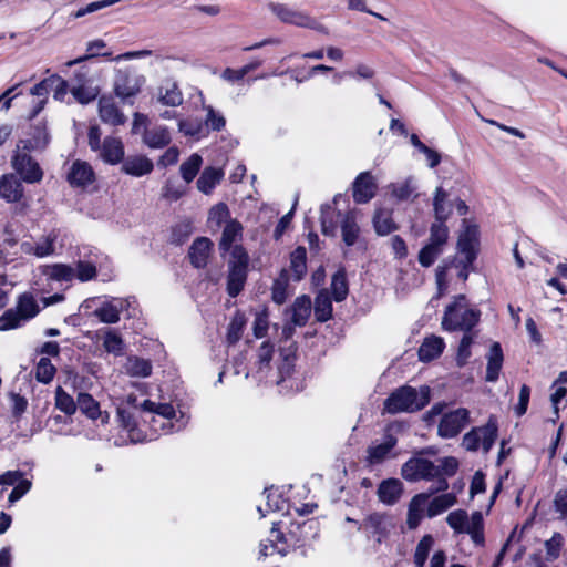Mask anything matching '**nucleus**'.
<instances>
[{
	"instance_id": "f257e3e1",
	"label": "nucleus",
	"mask_w": 567,
	"mask_h": 567,
	"mask_svg": "<svg viewBox=\"0 0 567 567\" xmlns=\"http://www.w3.org/2000/svg\"><path fill=\"white\" fill-rule=\"evenodd\" d=\"M317 522L313 519L303 520L302 523H292L287 535H285L280 530L279 524L274 523L270 538L260 543V557H267L275 551L285 555L286 547L302 545L311 536L310 533L315 530Z\"/></svg>"
},
{
	"instance_id": "f03ea898",
	"label": "nucleus",
	"mask_w": 567,
	"mask_h": 567,
	"mask_svg": "<svg viewBox=\"0 0 567 567\" xmlns=\"http://www.w3.org/2000/svg\"><path fill=\"white\" fill-rule=\"evenodd\" d=\"M476 250H456L436 268L435 280L439 293H443L450 276L455 275L462 281L467 280L470 272L475 271Z\"/></svg>"
},
{
	"instance_id": "7ed1b4c3",
	"label": "nucleus",
	"mask_w": 567,
	"mask_h": 567,
	"mask_svg": "<svg viewBox=\"0 0 567 567\" xmlns=\"http://www.w3.org/2000/svg\"><path fill=\"white\" fill-rule=\"evenodd\" d=\"M481 312L471 308L464 295H458L445 309L442 327L447 331L470 332L480 320Z\"/></svg>"
},
{
	"instance_id": "20e7f679",
	"label": "nucleus",
	"mask_w": 567,
	"mask_h": 567,
	"mask_svg": "<svg viewBox=\"0 0 567 567\" xmlns=\"http://www.w3.org/2000/svg\"><path fill=\"white\" fill-rule=\"evenodd\" d=\"M429 402V386H422L420 390H416L405 385L391 393L384 402V410L391 414L415 412L422 410Z\"/></svg>"
},
{
	"instance_id": "39448f33",
	"label": "nucleus",
	"mask_w": 567,
	"mask_h": 567,
	"mask_svg": "<svg viewBox=\"0 0 567 567\" xmlns=\"http://www.w3.org/2000/svg\"><path fill=\"white\" fill-rule=\"evenodd\" d=\"M32 151L17 144L11 157V166L17 176L28 184L40 183L43 178V171L35 158L31 156Z\"/></svg>"
},
{
	"instance_id": "423d86ee",
	"label": "nucleus",
	"mask_w": 567,
	"mask_h": 567,
	"mask_svg": "<svg viewBox=\"0 0 567 567\" xmlns=\"http://www.w3.org/2000/svg\"><path fill=\"white\" fill-rule=\"evenodd\" d=\"M144 82L145 78L133 68L120 69L114 76V93L124 104H133L132 99L141 92Z\"/></svg>"
},
{
	"instance_id": "0eeeda50",
	"label": "nucleus",
	"mask_w": 567,
	"mask_h": 567,
	"mask_svg": "<svg viewBox=\"0 0 567 567\" xmlns=\"http://www.w3.org/2000/svg\"><path fill=\"white\" fill-rule=\"evenodd\" d=\"M249 256L247 250H231L228 258L227 292L237 297L244 289L248 274Z\"/></svg>"
},
{
	"instance_id": "6e6552de",
	"label": "nucleus",
	"mask_w": 567,
	"mask_h": 567,
	"mask_svg": "<svg viewBox=\"0 0 567 567\" xmlns=\"http://www.w3.org/2000/svg\"><path fill=\"white\" fill-rule=\"evenodd\" d=\"M497 437V424L494 417H489L484 426L474 427L463 436V446L467 451H477L480 447L487 453Z\"/></svg>"
},
{
	"instance_id": "1a4fd4ad",
	"label": "nucleus",
	"mask_w": 567,
	"mask_h": 567,
	"mask_svg": "<svg viewBox=\"0 0 567 567\" xmlns=\"http://www.w3.org/2000/svg\"><path fill=\"white\" fill-rule=\"evenodd\" d=\"M269 8L274 14L284 23L293 24L300 28H308L327 33V29L307 13L295 10L282 3H270Z\"/></svg>"
},
{
	"instance_id": "9d476101",
	"label": "nucleus",
	"mask_w": 567,
	"mask_h": 567,
	"mask_svg": "<svg viewBox=\"0 0 567 567\" xmlns=\"http://www.w3.org/2000/svg\"><path fill=\"white\" fill-rule=\"evenodd\" d=\"M401 475L408 482L435 481L437 472L432 461L414 456L402 465Z\"/></svg>"
},
{
	"instance_id": "9b49d317",
	"label": "nucleus",
	"mask_w": 567,
	"mask_h": 567,
	"mask_svg": "<svg viewBox=\"0 0 567 567\" xmlns=\"http://www.w3.org/2000/svg\"><path fill=\"white\" fill-rule=\"evenodd\" d=\"M470 422L467 409L460 408L444 414L439 424V435L444 439L456 436Z\"/></svg>"
},
{
	"instance_id": "f8f14e48",
	"label": "nucleus",
	"mask_w": 567,
	"mask_h": 567,
	"mask_svg": "<svg viewBox=\"0 0 567 567\" xmlns=\"http://www.w3.org/2000/svg\"><path fill=\"white\" fill-rule=\"evenodd\" d=\"M360 528L375 537L378 543H381L394 528V523L391 516L386 514L372 513L363 519Z\"/></svg>"
},
{
	"instance_id": "ddd939ff",
	"label": "nucleus",
	"mask_w": 567,
	"mask_h": 567,
	"mask_svg": "<svg viewBox=\"0 0 567 567\" xmlns=\"http://www.w3.org/2000/svg\"><path fill=\"white\" fill-rule=\"evenodd\" d=\"M141 408L144 412L156 414V416L153 415L150 421L155 430H157V424H159V427L164 432H168V430L173 427L171 420L175 416V410L172 404L155 403L151 400H145Z\"/></svg>"
},
{
	"instance_id": "4468645a",
	"label": "nucleus",
	"mask_w": 567,
	"mask_h": 567,
	"mask_svg": "<svg viewBox=\"0 0 567 567\" xmlns=\"http://www.w3.org/2000/svg\"><path fill=\"white\" fill-rule=\"evenodd\" d=\"M377 190V181L370 172L360 173L352 183V197L357 204L369 203Z\"/></svg>"
},
{
	"instance_id": "2eb2a0df",
	"label": "nucleus",
	"mask_w": 567,
	"mask_h": 567,
	"mask_svg": "<svg viewBox=\"0 0 567 567\" xmlns=\"http://www.w3.org/2000/svg\"><path fill=\"white\" fill-rule=\"evenodd\" d=\"M432 489L414 495L408 506L406 525L409 529H416L427 512V499L431 498Z\"/></svg>"
},
{
	"instance_id": "dca6fc26",
	"label": "nucleus",
	"mask_w": 567,
	"mask_h": 567,
	"mask_svg": "<svg viewBox=\"0 0 567 567\" xmlns=\"http://www.w3.org/2000/svg\"><path fill=\"white\" fill-rule=\"evenodd\" d=\"M95 179L92 166L84 161L76 159L72 163L66 174V181L72 187H85Z\"/></svg>"
},
{
	"instance_id": "f3484780",
	"label": "nucleus",
	"mask_w": 567,
	"mask_h": 567,
	"mask_svg": "<svg viewBox=\"0 0 567 567\" xmlns=\"http://www.w3.org/2000/svg\"><path fill=\"white\" fill-rule=\"evenodd\" d=\"M51 141V135L45 122H40L31 127L30 137L20 140L17 144H21L23 148L42 152Z\"/></svg>"
},
{
	"instance_id": "a211bd4d",
	"label": "nucleus",
	"mask_w": 567,
	"mask_h": 567,
	"mask_svg": "<svg viewBox=\"0 0 567 567\" xmlns=\"http://www.w3.org/2000/svg\"><path fill=\"white\" fill-rule=\"evenodd\" d=\"M99 115L102 122L113 126L123 125L126 121L125 115L111 95H102L99 99Z\"/></svg>"
},
{
	"instance_id": "6ab92c4d",
	"label": "nucleus",
	"mask_w": 567,
	"mask_h": 567,
	"mask_svg": "<svg viewBox=\"0 0 567 567\" xmlns=\"http://www.w3.org/2000/svg\"><path fill=\"white\" fill-rule=\"evenodd\" d=\"M437 477L435 478V486L430 487L432 493L445 492L449 488L446 481L447 476H453L458 467V462L453 456H446L439 460L435 464Z\"/></svg>"
},
{
	"instance_id": "aec40b11",
	"label": "nucleus",
	"mask_w": 567,
	"mask_h": 567,
	"mask_svg": "<svg viewBox=\"0 0 567 567\" xmlns=\"http://www.w3.org/2000/svg\"><path fill=\"white\" fill-rule=\"evenodd\" d=\"M394 430V426H389L384 441L380 444L369 446L368 449V462L372 465L382 463L391 450L396 445V437L391 433Z\"/></svg>"
},
{
	"instance_id": "412c9836",
	"label": "nucleus",
	"mask_w": 567,
	"mask_h": 567,
	"mask_svg": "<svg viewBox=\"0 0 567 567\" xmlns=\"http://www.w3.org/2000/svg\"><path fill=\"white\" fill-rule=\"evenodd\" d=\"M286 315L290 316V323L303 327L311 315V299L309 296L302 295L293 301L290 308L286 310Z\"/></svg>"
},
{
	"instance_id": "4be33fe9",
	"label": "nucleus",
	"mask_w": 567,
	"mask_h": 567,
	"mask_svg": "<svg viewBox=\"0 0 567 567\" xmlns=\"http://www.w3.org/2000/svg\"><path fill=\"white\" fill-rule=\"evenodd\" d=\"M21 178L16 174H6L0 178V197L9 203H17L23 196Z\"/></svg>"
},
{
	"instance_id": "5701e85b",
	"label": "nucleus",
	"mask_w": 567,
	"mask_h": 567,
	"mask_svg": "<svg viewBox=\"0 0 567 567\" xmlns=\"http://www.w3.org/2000/svg\"><path fill=\"white\" fill-rule=\"evenodd\" d=\"M153 162L144 155L127 156L122 162V172L134 177H141L152 173Z\"/></svg>"
},
{
	"instance_id": "b1692460",
	"label": "nucleus",
	"mask_w": 567,
	"mask_h": 567,
	"mask_svg": "<svg viewBox=\"0 0 567 567\" xmlns=\"http://www.w3.org/2000/svg\"><path fill=\"white\" fill-rule=\"evenodd\" d=\"M142 141L150 148H164L172 142L168 128L164 125H155L142 132Z\"/></svg>"
},
{
	"instance_id": "393cba45",
	"label": "nucleus",
	"mask_w": 567,
	"mask_h": 567,
	"mask_svg": "<svg viewBox=\"0 0 567 567\" xmlns=\"http://www.w3.org/2000/svg\"><path fill=\"white\" fill-rule=\"evenodd\" d=\"M377 493L381 503L394 505L402 496L403 484L398 478H388L380 483Z\"/></svg>"
},
{
	"instance_id": "a878e982",
	"label": "nucleus",
	"mask_w": 567,
	"mask_h": 567,
	"mask_svg": "<svg viewBox=\"0 0 567 567\" xmlns=\"http://www.w3.org/2000/svg\"><path fill=\"white\" fill-rule=\"evenodd\" d=\"M244 227L237 219H229L224 226L219 248H243L237 245L243 239Z\"/></svg>"
},
{
	"instance_id": "bb28decb",
	"label": "nucleus",
	"mask_w": 567,
	"mask_h": 567,
	"mask_svg": "<svg viewBox=\"0 0 567 567\" xmlns=\"http://www.w3.org/2000/svg\"><path fill=\"white\" fill-rule=\"evenodd\" d=\"M101 157L109 164H117L124 159V146L121 140L105 137L101 146Z\"/></svg>"
},
{
	"instance_id": "cd10ccee",
	"label": "nucleus",
	"mask_w": 567,
	"mask_h": 567,
	"mask_svg": "<svg viewBox=\"0 0 567 567\" xmlns=\"http://www.w3.org/2000/svg\"><path fill=\"white\" fill-rule=\"evenodd\" d=\"M503 350L498 342H494L487 354V367L485 380L487 382H496L503 365Z\"/></svg>"
},
{
	"instance_id": "c85d7f7f",
	"label": "nucleus",
	"mask_w": 567,
	"mask_h": 567,
	"mask_svg": "<svg viewBox=\"0 0 567 567\" xmlns=\"http://www.w3.org/2000/svg\"><path fill=\"white\" fill-rule=\"evenodd\" d=\"M342 240L347 246H353L359 243L361 229L357 223L353 212L347 213L340 220Z\"/></svg>"
},
{
	"instance_id": "c756f323",
	"label": "nucleus",
	"mask_w": 567,
	"mask_h": 567,
	"mask_svg": "<svg viewBox=\"0 0 567 567\" xmlns=\"http://www.w3.org/2000/svg\"><path fill=\"white\" fill-rule=\"evenodd\" d=\"M321 231L324 236L334 237L338 230V223L341 214L336 212L331 204H323L320 207Z\"/></svg>"
},
{
	"instance_id": "7c9ffc66",
	"label": "nucleus",
	"mask_w": 567,
	"mask_h": 567,
	"mask_svg": "<svg viewBox=\"0 0 567 567\" xmlns=\"http://www.w3.org/2000/svg\"><path fill=\"white\" fill-rule=\"evenodd\" d=\"M445 347L441 337L432 336L424 339L419 348V358L423 362H429L441 355Z\"/></svg>"
},
{
	"instance_id": "2f4dec72",
	"label": "nucleus",
	"mask_w": 567,
	"mask_h": 567,
	"mask_svg": "<svg viewBox=\"0 0 567 567\" xmlns=\"http://www.w3.org/2000/svg\"><path fill=\"white\" fill-rule=\"evenodd\" d=\"M456 496L453 493H445L433 498L427 499V512L426 516L433 518L450 507L454 506L456 503Z\"/></svg>"
},
{
	"instance_id": "473e14b6",
	"label": "nucleus",
	"mask_w": 567,
	"mask_h": 567,
	"mask_svg": "<svg viewBox=\"0 0 567 567\" xmlns=\"http://www.w3.org/2000/svg\"><path fill=\"white\" fill-rule=\"evenodd\" d=\"M183 94L175 82L166 81L161 87L158 93V101L163 105L178 106L183 103Z\"/></svg>"
},
{
	"instance_id": "72a5a7b5",
	"label": "nucleus",
	"mask_w": 567,
	"mask_h": 567,
	"mask_svg": "<svg viewBox=\"0 0 567 567\" xmlns=\"http://www.w3.org/2000/svg\"><path fill=\"white\" fill-rule=\"evenodd\" d=\"M229 219L231 218L228 206L225 203H218L208 212L207 226L212 231H217L223 225L225 226Z\"/></svg>"
},
{
	"instance_id": "f704fd0d",
	"label": "nucleus",
	"mask_w": 567,
	"mask_h": 567,
	"mask_svg": "<svg viewBox=\"0 0 567 567\" xmlns=\"http://www.w3.org/2000/svg\"><path fill=\"white\" fill-rule=\"evenodd\" d=\"M42 274L50 280L69 282L75 278V269L64 264L47 265L42 268Z\"/></svg>"
},
{
	"instance_id": "c9c22d12",
	"label": "nucleus",
	"mask_w": 567,
	"mask_h": 567,
	"mask_svg": "<svg viewBox=\"0 0 567 567\" xmlns=\"http://www.w3.org/2000/svg\"><path fill=\"white\" fill-rule=\"evenodd\" d=\"M224 173L219 168L206 167L197 179V188L204 194H210L212 190L223 178Z\"/></svg>"
},
{
	"instance_id": "e433bc0d",
	"label": "nucleus",
	"mask_w": 567,
	"mask_h": 567,
	"mask_svg": "<svg viewBox=\"0 0 567 567\" xmlns=\"http://www.w3.org/2000/svg\"><path fill=\"white\" fill-rule=\"evenodd\" d=\"M315 316L319 322H326L332 317V303L328 290L319 291L315 299Z\"/></svg>"
},
{
	"instance_id": "4c0bfd02",
	"label": "nucleus",
	"mask_w": 567,
	"mask_h": 567,
	"mask_svg": "<svg viewBox=\"0 0 567 567\" xmlns=\"http://www.w3.org/2000/svg\"><path fill=\"white\" fill-rule=\"evenodd\" d=\"M449 194L437 187L433 199L434 216L437 220H447L452 214V204L447 200Z\"/></svg>"
},
{
	"instance_id": "58836bf2",
	"label": "nucleus",
	"mask_w": 567,
	"mask_h": 567,
	"mask_svg": "<svg viewBox=\"0 0 567 567\" xmlns=\"http://www.w3.org/2000/svg\"><path fill=\"white\" fill-rule=\"evenodd\" d=\"M289 279L288 270L284 268L272 284L271 298L277 305H282L288 298Z\"/></svg>"
},
{
	"instance_id": "ea45409f",
	"label": "nucleus",
	"mask_w": 567,
	"mask_h": 567,
	"mask_svg": "<svg viewBox=\"0 0 567 567\" xmlns=\"http://www.w3.org/2000/svg\"><path fill=\"white\" fill-rule=\"evenodd\" d=\"M288 274L291 272L293 280L300 281L307 274L306 250H293L290 255V266Z\"/></svg>"
},
{
	"instance_id": "a19ab883",
	"label": "nucleus",
	"mask_w": 567,
	"mask_h": 567,
	"mask_svg": "<svg viewBox=\"0 0 567 567\" xmlns=\"http://www.w3.org/2000/svg\"><path fill=\"white\" fill-rule=\"evenodd\" d=\"M331 291L333 299L337 302H341L347 298L349 288L344 268H339L332 276Z\"/></svg>"
},
{
	"instance_id": "79ce46f5",
	"label": "nucleus",
	"mask_w": 567,
	"mask_h": 567,
	"mask_svg": "<svg viewBox=\"0 0 567 567\" xmlns=\"http://www.w3.org/2000/svg\"><path fill=\"white\" fill-rule=\"evenodd\" d=\"M126 372L136 378H146L152 373V363L150 360L131 357L125 364Z\"/></svg>"
},
{
	"instance_id": "37998d69",
	"label": "nucleus",
	"mask_w": 567,
	"mask_h": 567,
	"mask_svg": "<svg viewBox=\"0 0 567 567\" xmlns=\"http://www.w3.org/2000/svg\"><path fill=\"white\" fill-rule=\"evenodd\" d=\"M246 322L247 320L244 313L237 311L234 315L227 328L226 340L229 346H233L240 340Z\"/></svg>"
},
{
	"instance_id": "c03bdc74",
	"label": "nucleus",
	"mask_w": 567,
	"mask_h": 567,
	"mask_svg": "<svg viewBox=\"0 0 567 567\" xmlns=\"http://www.w3.org/2000/svg\"><path fill=\"white\" fill-rule=\"evenodd\" d=\"M463 227L458 236L456 248H475L478 245V227L468 224L466 219L463 220Z\"/></svg>"
},
{
	"instance_id": "a18cd8bd",
	"label": "nucleus",
	"mask_w": 567,
	"mask_h": 567,
	"mask_svg": "<svg viewBox=\"0 0 567 567\" xmlns=\"http://www.w3.org/2000/svg\"><path fill=\"white\" fill-rule=\"evenodd\" d=\"M373 226L378 235L385 236L395 229L391 212L386 209H377L373 216Z\"/></svg>"
},
{
	"instance_id": "49530a36",
	"label": "nucleus",
	"mask_w": 567,
	"mask_h": 567,
	"mask_svg": "<svg viewBox=\"0 0 567 567\" xmlns=\"http://www.w3.org/2000/svg\"><path fill=\"white\" fill-rule=\"evenodd\" d=\"M122 303L120 306L113 302H104L101 307L96 308L93 315L104 323H116L120 320Z\"/></svg>"
},
{
	"instance_id": "de8ad7c7",
	"label": "nucleus",
	"mask_w": 567,
	"mask_h": 567,
	"mask_svg": "<svg viewBox=\"0 0 567 567\" xmlns=\"http://www.w3.org/2000/svg\"><path fill=\"white\" fill-rule=\"evenodd\" d=\"M117 419L121 425L128 431L131 442L137 443L143 441V439L135 433L136 422L132 412H130L126 408L120 405L117 406Z\"/></svg>"
},
{
	"instance_id": "09e8293b",
	"label": "nucleus",
	"mask_w": 567,
	"mask_h": 567,
	"mask_svg": "<svg viewBox=\"0 0 567 567\" xmlns=\"http://www.w3.org/2000/svg\"><path fill=\"white\" fill-rule=\"evenodd\" d=\"M81 410L87 417L96 420L101 412L99 403L89 393H79L76 399V408Z\"/></svg>"
},
{
	"instance_id": "8fccbe9b",
	"label": "nucleus",
	"mask_w": 567,
	"mask_h": 567,
	"mask_svg": "<svg viewBox=\"0 0 567 567\" xmlns=\"http://www.w3.org/2000/svg\"><path fill=\"white\" fill-rule=\"evenodd\" d=\"M55 372L56 369L49 358H41L34 369L37 381L43 384L50 383L53 380Z\"/></svg>"
},
{
	"instance_id": "3c124183",
	"label": "nucleus",
	"mask_w": 567,
	"mask_h": 567,
	"mask_svg": "<svg viewBox=\"0 0 567 567\" xmlns=\"http://www.w3.org/2000/svg\"><path fill=\"white\" fill-rule=\"evenodd\" d=\"M206 116L204 120V128L207 131H221L226 125V120L220 112H217L212 105H205Z\"/></svg>"
},
{
	"instance_id": "603ef678",
	"label": "nucleus",
	"mask_w": 567,
	"mask_h": 567,
	"mask_svg": "<svg viewBox=\"0 0 567 567\" xmlns=\"http://www.w3.org/2000/svg\"><path fill=\"white\" fill-rule=\"evenodd\" d=\"M445 221L435 219L431 226V244L425 245L423 248H437L445 244L449 236Z\"/></svg>"
},
{
	"instance_id": "864d4df0",
	"label": "nucleus",
	"mask_w": 567,
	"mask_h": 567,
	"mask_svg": "<svg viewBox=\"0 0 567 567\" xmlns=\"http://www.w3.org/2000/svg\"><path fill=\"white\" fill-rule=\"evenodd\" d=\"M202 157L198 154H193L181 165V175L186 183H190L198 174L202 166Z\"/></svg>"
},
{
	"instance_id": "5fc2aeb1",
	"label": "nucleus",
	"mask_w": 567,
	"mask_h": 567,
	"mask_svg": "<svg viewBox=\"0 0 567 567\" xmlns=\"http://www.w3.org/2000/svg\"><path fill=\"white\" fill-rule=\"evenodd\" d=\"M464 533L470 534L475 544L482 545L484 543L483 517L481 513L476 512L472 515L471 522L465 526Z\"/></svg>"
},
{
	"instance_id": "6e6d98bb",
	"label": "nucleus",
	"mask_w": 567,
	"mask_h": 567,
	"mask_svg": "<svg viewBox=\"0 0 567 567\" xmlns=\"http://www.w3.org/2000/svg\"><path fill=\"white\" fill-rule=\"evenodd\" d=\"M17 310L22 316L23 320L27 321L38 315L39 307L31 295L24 293L19 298Z\"/></svg>"
},
{
	"instance_id": "4d7b16f0",
	"label": "nucleus",
	"mask_w": 567,
	"mask_h": 567,
	"mask_svg": "<svg viewBox=\"0 0 567 567\" xmlns=\"http://www.w3.org/2000/svg\"><path fill=\"white\" fill-rule=\"evenodd\" d=\"M71 94L79 103L89 104L97 97L99 90L81 82L79 85L71 87Z\"/></svg>"
},
{
	"instance_id": "13d9d810",
	"label": "nucleus",
	"mask_w": 567,
	"mask_h": 567,
	"mask_svg": "<svg viewBox=\"0 0 567 567\" xmlns=\"http://www.w3.org/2000/svg\"><path fill=\"white\" fill-rule=\"evenodd\" d=\"M274 354V346L269 341H264L257 351L258 373H265L269 370Z\"/></svg>"
},
{
	"instance_id": "bf43d9fd",
	"label": "nucleus",
	"mask_w": 567,
	"mask_h": 567,
	"mask_svg": "<svg viewBox=\"0 0 567 567\" xmlns=\"http://www.w3.org/2000/svg\"><path fill=\"white\" fill-rule=\"evenodd\" d=\"M433 537L431 535H425L422 537V539L419 542L415 553H414V564L416 567H423L429 553L433 546Z\"/></svg>"
},
{
	"instance_id": "052dcab7",
	"label": "nucleus",
	"mask_w": 567,
	"mask_h": 567,
	"mask_svg": "<svg viewBox=\"0 0 567 567\" xmlns=\"http://www.w3.org/2000/svg\"><path fill=\"white\" fill-rule=\"evenodd\" d=\"M55 406L68 415H72L76 411V403L73 398L61 386L55 391Z\"/></svg>"
},
{
	"instance_id": "680f3d73",
	"label": "nucleus",
	"mask_w": 567,
	"mask_h": 567,
	"mask_svg": "<svg viewBox=\"0 0 567 567\" xmlns=\"http://www.w3.org/2000/svg\"><path fill=\"white\" fill-rule=\"evenodd\" d=\"M103 347L109 353L115 355H121L124 349L121 336L111 330H109L103 338Z\"/></svg>"
},
{
	"instance_id": "e2e57ef3",
	"label": "nucleus",
	"mask_w": 567,
	"mask_h": 567,
	"mask_svg": "<svg viewBox=\"0 0 567 567\" xmlns=\"http://www.w3.org/2000/svg\"><path fill=\"white\" fill-rule=\"evenodd\" d=\"M446 523L456 533H464L465 526L468 523L467 513L463 509L451 512L446 517Z\"/></svg>"
},
{
	"instance_id": "0e129e2a",
	"label": "nucleus",
	"mask_w": 567,
	"mask_h": 567,
	"mask_svg": "<svg viewBox=\"0 0 567 567\" xmlns=\"http://www.w3.org/2000/svg\"><path fill=\"white\" fill-rule=\"evenodd\" d=\"M412 178H406L401 183L391 185L392 195L399 200H408L414 193L415 187L412 184Z\"/></svg>"
},
{
	"instance_id": "69168bd1",
	"label": "nucleus",
	"mask_w": 567,
	"mask_h": 567,
	"mask_svg": "<svg viewBox=\"0 0 567 567\" xmlns=\"http://www.w3.org/2000/svg\"><path fill=\"white\" fill-rule=\"evenodd\" d=\"M192 233L189 223H179L172 228L171 243L175 246H183Z\"/></svg>"
},
{
	"instance_id": "338daca9",
	"label": "nucleus",
	"mask_w": 567,
	"mask_h": 567,
	"mask_svg": "<svg viewBox=\"0 0 567 567\" xmlns=\"http://www.w3.org/2000/svg\"><path fill=\"white\" fill-rule=\"evenodd\" d=\"M264 493L267 495V508L264 509L261 506H258L257 508L262 517L265 516V512L284 509L286 501L279 494H276L272 489L268 488H266Z\"/></svg>"
},
{
	"instance_id": "774afa93",
	"label": "nucleus",
	"mask_w": 567,
	"mask_h": 567,
	"mask_svg": "<svg viewBox=\"0 0 567 567\" xmlns=\"http://www.w3.org/2000/svg\"><path fill=\"white\" fill-rule=\"evenodd\" d=\"M21 321L24 320L19 311L9 309L0 317V331L16 329L20 326Z\"/></svg>"
}]
</instances>
